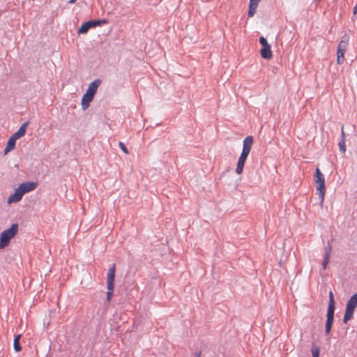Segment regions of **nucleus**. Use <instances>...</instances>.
<instances>
[{"instance_id": "f257e3e1", "label": "nucleus", "mask_w": 357, "mask_h": 357, "mask_svg": "<svg viewBox=\"0 0 357 357\" xmlns=\"http://www.w3.org/2000/svg\"><path fill=\"white\" fill-rule=\"evenodd\" d=\"M314 183L316 184V190L320 199V205L322 206L326 192V185L324 176L319 168L316 169Z\"/></svg>"}, {"instance_id": "f03ea898", "label": "nucleus", "mask_w": 357, "mask_h": 357, "mask_svg": "<svg viewBox=\"0 0 357 357\" xmlns=\"http://www.w3.org/2000/svg\"><path fill=\"white\" fill-rule=\"evenodd\" d=\"M18 225L13 224L8 229L4 230L0 234V250L8 246L10 240L17 234Z\"/></svg>"}, {"instance_id": "7ed1b4c3", "label": "nucleus", "mask_w": 357, "mask_h": 357, "mask_svg": "<svg viewBox=\"0 0 357 357\" xmlns=\"http://www.w3.org/2000/svg\"><path fill=\"white\" fill-rule=\"evenodd\" d=\"M357 307V293L354 294L347 303L343 322L347 324L353 317L356 307Z\"/></svg>"}, {"instance_id": "20e7f679", "label": "nucleus", "mask_w": 357, "mask_h": 357, "mask_svg": "<svg viewBox=\"0 0 357 357\" xmlns=\"http://www.w3.org/2000/svg\"><path fill=\"white\" fill-rule=\"evenodd\" d=\"M115 267L116 265L114 264L112 267L108 270L107 277V288L108 291L107 293V301H110L113 295V291L114 288V278H115Z\"/></svg>"}, {"instance_id": "39448f33", "label": "nucleus", "mask_w": 357, "mask_h": 357, "mask_svg": "<svg viewBox=\"0 0 357 357\" xmlns=\"http://www.w3.org/2000/svg\"><path fill=\"white\" fill-rule=\"evenodd\" d=\"M107 23L106 20H96L87 21L82 24L77 30L78 34H85L91 29Z\"/></svg>"}, {"instance_id": "423d86ee", "label": "nucleus", "mask_w": 357, "mask_h": 357, "mask_svg": "<svg viewBox=\"0 0 357 357\" xmlns=\"http://www.w3.org/2000/svg\"><path fill=\"white\" fill-rule=\"evenodd\" d=\"M97 91H86L82 98V109L86 110L93 100Z\"/></svg>"}, {"instance_id": "0eeeda50", "label": "nucleus", "mask_w": 357, "mask_h": 357, "mask_svg": "<svg viewBox=\"0 0 357 357\" xmlns=\"http://www.w3.org/2000/svg\"><path fill=\"white\" fill-rule=\"evenodd\" d=\"M334 312L335 310H327V319L326 323L325 326V332L326 335H328L331 331L333 324L334 320Z\"/></svg>"}, {"instance_id": "6e6552de", "label": "nucleus", "mask_w": 357, "mask_h": 357, "mask_svg": "<svg viewBox=\"0 0 357 357\" xmlns=\"http://www.w3.org/2000/svg\"><path fill=\"white\" fill-rule=\"evenodd\" d=\"M38 183L36 182H26L22 183L19 185V188L24 195L26 192L33 190L37 187Z\"/></svg>"}, {"instance_id": "1a4fd4ad", "label": "nucleus", "mask_w": 357, "mask_h": 357, "mask_svg": "<svg viewBox=\"0 0 357 357\" xmlns=\"http://www.w3.org/2000/svg\"><path fill=\"white\" fill-rule=\"evenodd\" d=\"M24 194L22 193L20 188L18 187L15 190V192L13 195H11L8 199V203L10 204L13 202H17L22 199Z\"/></svg>"}, {"instance_id": "9d476101", "label": "nucleus", "mask_w": 357, "mask_h": 357, "mask_svg": "<svg viewBox=\"0 0 357 357\" xmlns=\"http://www.w3.org/2000/svg\"><path fill=\"white\" fill-rule=\"evenodd\" d=\"M349 43V36L347 34L343 36L337 46V51L346 52Z\"/></svg>"}, {"instance_id": "9b49d317", "label": "nucleus", "mask_w": 357, "mask_h": 357, "mask_svg": "<svg viewBox=\"0 0 357 357\" xmlns=\"http://www.w3.org/2000/svg\"><path fill=\"white\" fill-rule=\"evenodd\" d=\"M260 54L262 58L265 59H271L273 57L271 45L268 44L266 47H262L260 50Z\"/></svg>"}, {"instance_id": "f8f14e48", "label": "nucleus", "mask_w": 357, "mask_h": 357, "mask_svg": "<svg viewBox=\"0 0 357 357\" xmlns=\"http://www.w3.org/2000/svg\"><path fill=\"white\" fill-rule=\"evenodd\" d=\"M253 137L252 136L246 137L243 140V150L250 153L252 146L253 144Z\"/></svg>"}, {"instance_id": "ddd939ff", "label": "nucleus", "mask_w": 357, "mask_h": 357, "mask_svg": "<svg viewBox=\"0 0 357 357\" xmlns=\"http://www.w3.org/2000/svg\"><path fill=\"white\" fill-rule=\"evenodd\" d=\"M28 124H29V121L24 123L20 126L19 130L12 135V137H14L17 140V139L24 136L25 135L26 127H27Z\"/></svg>"}, {"instance_id": "4468645a", "label": "nucleus", "mask_w": 357, "mask_h": 357, "mask_svg": "<svg viewBox=\"0 0 357 357\" xmlns=\"http://www.w3.org/2000/svg\"><path fill=\"white\" fill-rule=\"evenodd\" d=\"M260 0H250V6L248 10V16L252 17L256 12L257 8L258 6V3Z\"/></svg>"}, {"instance_id": "2eb2a0df", "label": "nucleus", "mask_w": 357, "mask_h": 357, "mask_svg": "<svg viewBox=\"0 0 357 357\" xmlns=\"http://www.w3.org/2000/svg\"><path fill=\"white\" fill-rule=\"evenodd\" d=\"M246 159H247L246 158L240 155L238 162H237L236 168V174H241L243 173V167H244V165H245Z\"/></svg>"}, {"instance_id": "dca6fc26", "label": "nucleus", "mask_w": 357, "mask_h": 357, "mask_svg": "<svg viewBox=\"0 0 357 357\" xmlns=\"http://www.w3.org/2000/svg\"><path fill=\"white\" fill-rule=\"evenodd\" d=\"M16 139L12 136L10 137L7 142L6 147L4 149V153L6 154L8 152L13 149L15 146Z\"/></svg>"}, {"instance_id": "f3484780", "label": "nucleus", "mask_w": 357, "mask_h": 357, "mask_svg": "<svg viewBox=\"0 0 357 357\" xmlns=\"http://www.w3.org/2000/svg\"><path fill=\"white\" fill-rule=\"evenodd\" d=\"M335 298H334V295L333 294V292L331 291L329 292V303H328V310H335Z\"/></svg>"}, {"instance_id": "a211bd4d", "label": "nucleus", "mask_w": 357, "mask_h": 357, "mask_svg": "<svg viewBox=\"0 0 357 357\" xmlns=\"http://www.w3.org/2000/svg\"><path fill=\"white\" fill-rule=\"evenodd\" d=\"M20 338H21V335H17L15 337V339H14V343H13L14 349L17 352L20 351L22 350V347L20 344Z\"/></svg>"}, {"instance_id": "6ab92c4d", "label": "nucleus", "mask_w": 357, "mask_h": 357, "mask_svg": "<svg viewBox=\"0 0 357 357\" xmlns=\"http://www.w3.org/2000/svg\"><path fill=\"white\" fill-rule=\"evenodd\" d=\"M344 52L337 50V62L339 65H341L344 61Z\"/></svg>"}, {"instance_id": "aec40b11", "label": "nucleus", "mask_w": 357, "mask_h": 357, "mask_svg": "<svg viewBox=\"0 0 357 357\" xmlns=\"http://www.w3.org/2000/svg\"><path fill=\"white\" fill-rule=\"evenodd\" d=\"M100 84H101V80L99 79H97L90 84V85L88 87V89H89V90L97 89L100 86Z\"/></svg>"}, {"instance_id": "412c9836", "label": "nucleus", "mask_w": 357, "mask_h": 357, "mask_svg": "<svg viewBox=\"0 0 357 357\" xmlns=\"http://www.w3.org/2000/svg\"><path fill=\"white\" fill-rule=\"evenodd\" d=\"M340 151L342 153L346 151V145H345V139H341L339 144Z\"/></svg>"}, {"instance_id": "4be33fe9", "label": "nucleus", "mask_w": 357, "mask_h": 357, "mask_svg": "<svg viewBox=\"0 0 357 357\" xmlns=\"http://www.w3.org/2000/svg\"><path fill=\"white\" fill-rule=\"evenodd\" d=\"M331 251H332V245L331 244L330 242H328L327 247L325 248V256L328 255V257H331Z\"/></svg>"}, {"instance_id": "5701e85b", "label": "nucleus", "mask_w": 357, "mask_h": 357, "mask_svg": "<svg viewBox=\"0 0 357 357\" xmlns=\"http://www.w3.org/2000/svg\"><path fill=\"white\" fill-rule=\"evenodd\" d=\"M330 258H331V257H328V255L327 256L324 255V259L323 262H322V267H323V268L324 270L327 267V265H328V264L329 262Z\"/></svg>"}, {"instance_id": "b1692460", "label": "nucleus", "mask_w": 357, "mask_h": 357, "mask_svg": "<svg viewBox=\"0 0 357 357\" xmlns=\"http://www.w3.org/2000/svg\"><path fill=\"white\" fill-rule=\"evenodd\" d=\"M312 357H319V349L317 347H314L312 349Z\"/></svg>"}, {"instance_id": "393cba45", "label": "nucleus", "mask_w": 357, "mask_h": 357, "mask_svg": "<svg viewBox=\"0 0 357 357\" xmlns=\"http://www.w3.org/2000/svg\"><path fill=\"white\" fill-rule=\"evenodd\" d=\"M259 43L262 47H266L267 45H268L266 39L262 36L259 38Z\"/></svg>"}, {"instance_id": "a878e982", "label": "nucleus", "mask_w": 357, "mask_h": 357, "mask_svg": "<svg viewBox=\"0 0 357 357\" xmlns=\"http://www.w3.org/2000/svg\"><path fill=\"white\" fill-rule=\"evenodd\" d=\"M119 146L121 148V149L126 154L128 153V151L126 148V146H125V144L123 143V142H119Z\"/></svg>"}, {"instance_id": "bb28decb", "label": "nucleus", "mask_w": 357, "mask_h": 357, "mask_svg": "<svg viewBox=\"0 0 357 357\" xmlns=\"http://www.w3.org/2000/svg\"><path fill=\"white\" fill-rule=\"evenodd\" d=\"M248 155H249V153L248 152H245V151L242 150L241 156H243V157H245L247 158Z\"/></svg>"}, {"instance_id": "cd10ccee", "label": "nucleus", "mask_w": 357, "mask_h": 357, "mask_svg": "<svg viewBox=\"0 0 357 357\" xmlns=\"http://www.w3.org/2000/svg\"><path fill=\"white\" fill-rule=\"evenodd\" d=\"M341 139H345V133H344V127L343 126H342Z\"/></svg>"}, {"instance_id": "c85d7f7f", "label": "nucleus", "mask_w": 357, "mask_h": 357, "mask_svg": "<svg viewBox=\"0 0 357 357\" xmlns=\"http://www.w3.org/2000/svg\"><path fill=\"white\" fill-rule=\"evenodd\" d=\"M356 13H357V3L356 4V6L354 8V14L356 15Z\"/></svg>"}, {"instance_id": "c756f323", "label": "nucleus", "mask_w": 357, "mask_h": 357, "mask_svg": "<svg viewBox=\"0 0 357 357\" xmlns=\"http://www.w3.org/2000/svg\"><path fill=\"white\" fill-rule=\"evenodd\" d=\"M200 356H201V351H199V352L196 353V356L195 357H200Z\"/></svg>"}, {"instance_id": "7c9ffc66", "label": "nucleus", "mask_w": 357, "mask_h": 357, "mask_svg": "<svg viewBox=\"0 0 357 357\" xmlns=\"http://www.w3.org/2000/svg\"><path fill=\"white\" fill-rule=\"evenodd\" d=\"M77 0H69L68 3H74Z\"/></svg>"}]
</instances>
